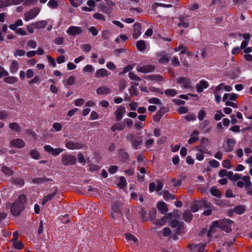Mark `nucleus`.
I'll list each match as a JSON object with an SVG mask.
<instances>
[{"instance_id":"1","label":"nucleus","mask_w":252,"mask_h":252,"mask_svg":"<svg viewBox=\"0 0 252 252\" xmlns=\"http://www.w3.org/2000/svg\"><path fill=\"white\" fill-rule=\"evenodd\" d=\"M233 221L230 220L225 219L221 220L214 221L212 223L210 230L208 233V237H210L211 235V232L213 231L214 228L216 227H219L226 232H230L231 231V225Z\"/></svg>"},{"instance_id":"2","label":"nucleus","mask_w":252,"mask_h":252,"mask_svg":"<svg viewBox=\"0 0 252 252\" xmlns=\"http://www.w3.org/2000/svg\"><path fill=\"white\" fill-rule=\"evenodd\" d=\"M26 200L24 195H21L18 197V200L14 202L11 206L10 212L13 216L19 215L24 208V204Z\"/></svg>"},{"instance_id":"3","label":"nucleus","mask_w":252,"mask_h":252,"mask_svg":"<svg viewBox=\"0 0 252 252\" xmlns=\"http://www.w3.org/2000/svg\"><path fill=\"white\" fill-rule=\"evenodd\" d=\"M229 175H231V177L229 176V178L234 181H237L239 180H242L245 182V188L246 190L251 189L252 184L251 181V178L249 176H242L241 175L238 174H233V173L231 171L228 172Z\"/></svg>"},{"instance_id":"4","label":"nucleus","mask_w":252,"mask_h":252,"mask_svg":"<svg viewBox=\"0 0 252 252\" xmlns=\"http://www.w3.org/2000/svg\"><path fill=\"white\" fill-rule=\"evenodd\" d=\"M157 211L155 209H153L149 212V219L154 223H155L158 227H160L164 225L167 219L170 218L171 217V214H168L167 215L164 216L160 220H157L155 219L156 214Z\"/></svg>"},{"instance_id":"5","label":"nucleus","mask_w":252,"mask_h":252,"mask_svg":"<svg viewBox=\"0 0 252 252\" xmlns=\"http://www.w3.org/2000/svg\"><path fill=\"white\" fill-rule=\"evenodd\" d=\"M62 161L64 165H74L76 162V158L69 154H63L62 156Z\"/></svg>"},{"instance_id":"6","label":"nucleus","mask_w":252,"mask_h":252,"mask_svg":"<svg viewBox=\"0 0 252 252\" xmlns=\"http://www.w3.org/2000/svg\"><path fill=\"white\" fill-rule=\"evenodd\" d=\"M40 9L38 7H34L26 12L24 15V20L29 21L35 18L39 14Z\"/></svg>"},{"instance_id":"7","label":"nucleus","mask_w":252,"mask_h":252,"mask_svg":"<svg viewBox=\"0 0 252 252\" xmlns=\"http://www.w3.org/2000/svg\"><path fill=\"white\" fill-rule=\"evenodd\" d=\"M196 158L199 161L203 160L204 158V154L211 155V152L203 146L199 148L196 147Z\"/></svg>"},{"instance_id":"8","label":"nucleus","mask_w":252,"mask_h":252,"mask_svg":"<svg viewBox=\"0 0 252 252\" xmlns=\"http://www.w3.org/2000/svg\"><path fill=\"white\" fill-rule=\"evenodd\" d=\"M176 81L185 89H189L191 87V83L190 82L189 79L188 77L182 76L177 78Z\"/></svg>"},{"instance_id":"9","label":"nucleus","mask_w":252,"mask_h":252,"mask_svg":"<svg viewBox=\"0 0 252 252\" xmlns=\"http://www.w3.org/2000/svg\"><path fill=\"white\" fill-rule=\"evenodd\" d=\"M155 66L152 65H139L136 67V70L139 72L147 73L153 71L155 70Z\"/></svg>"},{"instance_id":"10","label":"nucleus","mask_w":252,"mask_h":252,"mask_svg":"<svg viewBox=\"0 0 252 252\" xmlns=\"http://www.w3.org/2000/svg\"><path fill=\"white\" fill-rule=\"evenodd\" d=\"M66 32L69 35L75 36L81 34L82 32V30L80 27L71 26L67 29Z\"/></svg>"},{"instance_id":"11","label":"nucleus","mask_w":252,"mask_h":252,"mask_svg":"<svg viewBox=\"0 0 252 252\" xmlns=\"http://www.w3.org/2000/svg\"><path fill=\"white\" fill-rule=\"evenodd\" d=\"M44 149L46 152L51 154L54 156H58L63 151V149L62 148L54 149L49 145L44 146Z\"/></svg>"},{"instance_id":"12","label":"nucleus","mask_w":252,"mask_h":252,"mask_svg":"<svg viewBox=\"0 0 252 252\" xmlns=\"http://www.w3.org/2000/svg\"><path fill=\"white\" fill-rule=\"evenodd\" d=\"M25 146V142L21 139H15L10 142V147L16 148H22Z\"/></svg>"},{"instance_id":"13","label":"nucleus","mask_w":252,"mask_h":252,"mask_svg":"<svg viewBox=\"0 0 252 252\" xmlns=\"http://www.w3.org/2000/svg\"><path fill=\"white\" fill-rule=\"evenodd\" d=\"M126 112V108L124 106L120 105L117 107L115 112L116 119L118 121H120L123 118V115Z\"/></svg>"},{"instance_id":"14","label":"nucleus","mask_w":252,"mask_h":252,"mask_svg":"<svg viewBox=\"0 0 252 252\" xmlns=\"http://www.w3.org/2000/svg\"><path fill=\"white\" fill-rule=\"evenodd\" d=\"M141 25L138 23L136 22L133 25V31L132 33V37L134 39H137L141 35Z\"/></svg>"},{"instance_id":"15","label":"nucleus","mask_w":252,"mask_h":252,"mask_svg":"<svg viewBox=\"0 0 252 252\" xmlns=\"http://www.w3.org/2000/svg\"><path fill=\"white\" fill-rule=\"evenodd\" d=\"M236 140L234 139L229 138L226 141V145L224 147V150L226 152L232 151L235 145L236 144Z\"/></svg>"},{"instance_id":"16","label":"nucleus","mask_w":252,"mask_h":252,"mask_svg":"<svg viewBox=\"0 0 252 252\" xmlns=\"http://www.w3.org/2000/svg\"><path fill=\"white\" fill-rule=\"evenodd\" d=\"M65 147L70 150H77L82 148V145L80 143L68 141L65 143Z\"/></svg>"},{"instance_id":"17","label":"nucleus","mask_w":252,"mask_h":252,"mask_svg":"<svg viewBox=\"0 0 252 252\" xmlns=\"http://www.w3.org/2000/svg\"><path fill=\"white\" fill-rule=\"evenodd\" d=\"M209 87L208 82L205 80H201L199 83L196 84L195 87L197 92L201 93L203 91V89H206Z\"/></svg>"},{"instance_id":"18","label":"nucleus","mask_w":252,"mask_h":252,"mask_svg":"<svg viewBox=\"0 0 252 252\" xmlns=\"http://www.w3.org/2000/svg\"><path fill=\"white\" fill-rule=\"evenodd\" d=\"M174 50L175 52H178L180 50H181L180 54H186L188 56L192 55L191 53L188 50L187 47L184 46L183 44H180L178 47L174 48Z\"/></svg>"},{"instance_id":"19","label":"nucleus","mask_w":252,"mask_h":252,"mask_svg":"<svg viewBox=\"0 0 252 252\" xmlns=\"http://www.w3.org/2000/svg\"><path fill=\"white\" fill-rule=\"evenodd\" d=\"M170 226L175 229L173 231H175L176 234H180L183 227L182 224L177 220H172L171 222Z\"/></svg>"},{"instance_id":"20","label":"nucleus","mask_w":252,"mask_h":252,"mask_svg":"<svg viewBox=\"0 0 252 252\" xmlns=\"http://www.w3.org/2000/svg\"><path fill=\"white\" fill-rule=\"evenodd\" d=\"M110 72L105 68H100L96 70L95 73V76L96 78H101L108 76Z\"/></svg>"},{"instance_id":"21","label":"nucleus","mask_w":252,"mask_h":252,"mask_svg":"<svg viewBox=\"0 0 252 252\" xmlns=\"http://www.w3.org/2000/svg\"><path fill=\"white\" fill-rule=\"evenodd\" d=\"M157 56L160 57L158 61L160 63L166 64L168 63L169 58L165 52H159L157 54Z\"/></svg>"},{"instance_id":"22","label":"nucleus","mask_w":252,"mask_h":252,"mask_svg":"<svg viewBox=\"0 0 252 252\" xmlns=\"http://www.w3.org/2000/svg\"><path fill=\"white\" fill-rule=\"evenodd\" d=\"M125 128V124L123 122L115 123L111 127V130L115 132L116 130L121 131Z\"/></svg>"},{"instance_id":"23","label":"nucleus","mask_w":252,"mask_h":252,"mask_svg":"<svg viewBox=\"0 0 252 252\" xmlns=\"http://www.w3.org/2000/svg\"><path fill=\"white\" fill-rule=\"evenodd\" d=\"M157 207L158 210L162 214L166 213L168 211V208L165 203L163 201L158 202Z\"/></svg>"},{"instance_id":"24","label":"nucleus","mask_w":252,"mask_h":252,"mask_svg":"<svg viewBox=\"0 0 252 252\" xmlns=\"http://www.w3.org/2000/svg\"><path fill=\"white\" fill-rule=\"evenodd\" d=\"M199 131L198 130H194L191 133V137L188 140V143L189 144H191L198 140V138L197 137Z\"/></svg>"},{"instance_id":"25","label":"nucleus","mask_w":252,"mask_h":252,"mask_svg":"<svg viewBox=\"0 0 252 252\" xmlns=\"http://www.w3.org/2000/svg\"><path fill=\"white\" fill-rule=\"evenodd\" d=\"M136 45L137 49H138V50H139L140 51L143 52L146 50L147 46H146L145 41L144 40H138L136 42Z\"/></svg>"},{"instance_id":"26","label":"nucleus","mask_w":252,"mask_h":252,"mask_svg":"<svg viewBox=\"0 0 252 252\" xmlns=\"http://www.w3.org/2000/svg\"><path fill=\"white\" fill-rule=\"evenodd\" d=\"M47 24L46 21H40L32 23V26L35 29H42L45 28Z\"/></svg>"},{"instance_id":"27","label":"nucleus","mask_w":252,"mask_h":252,"mask_svg":"<svg viewBox=\"0 0 252 252\" xmlns=\"http://www.w3.org/2000/svg\"><path fill=\"white\" fill-rule=\"evenodd\" d=\"M57 192V190H56L54 192L52 193H50L47 194L46 196H44L42 200V205H44L46 204L47 202L52 200L54 197L56 195Z\"/></svg>"},{"instance_id":"28","label":"nucleus","mask_w":252,"mask_h":252,"mask_svg":"<svg viewBox=\"0 0 252 252\" xmlns=\"http://www.w3.org/2000/svg\"><path fill=\"white\" fill-rule=\"evenodd\" d=\"M110 92V89L106 87H101L96 90V93L98 94H107Z\"/></svg>"},{"instance_id":"29","label":"nucleus","mask_w":252,"mask_h":252,"mask_svg":"<svg viewBox=\"0 0 252 252\" xmlns=\"http://www.w3.org/2000/svg\"><path fill=\"white\" fill-rule=\"evenodd\" d=\"M126 239L128 241H132L134 243L137 244L138 242V239L129 233L125 234Z\"/></svg>"},{"instance_id":"30","label":"nucleus","mask_w":252,"mask_h":252,"mask_svg":"<svg viewBox=\"0 0 252 252\" xmlns=\"http://www.w3.org/2000/svg\"><path fill=\"white\" fill-rule=\"evenodd\" d=\"M18 65L19 63L17 61L15 60L13 61L10 67L11 72L12 73H16L18 70Z\"/></svg>"},{"instance_id":"31","label":"nucleus","mask_w":252,"mask_h":252,"mask_svg":"<svg viewBox=\"0 0 252 252\" xmlns=\"http://www.w3.org/2000/svg\"><path fill=\"white\" fill-rule=\"evenodd\" d=\"M50 180L46 177L36 178L32 179V182L34 184H43L49 182Z\"/></svg>"},{"instance_id":"32","label":"nucleus","mask_w":252,"mask_h":252,"mask_svg":"<svg viewBox=\"0 0 252 252\" xmlns=\"http://www.w3.org/2000/svg\"><path fill=\"white\" fill-rule=\"evenodd\" d=\"M198 204L200 207H204L206 209L212 208L213 207L212 204L210 202L204 200L199 201Z\"/></svg>"},{"instance_id":"33","label":"nucleus","mask_w":252,"mask_h":252,"mask_svg":"<svg viewBox=\"0 0 252 252\" xmlns=\"http://www.w3.org/2000/svg\"><path fill=\"white\" fill-rule=\"evenodd\" d=\"M9 128L17 132H20L21 131V127L19 125L16 123L13 122L9 124Z\"/></svg>"},{"instance_id":"34","label":"nucleus","mask_w":252,"mask_h":252,"mask_svg":"<svg viewBox=\"0 0 252 252\" xmlns=\"http://www.w3.org/2000/svg\"><path fill=\"white\" fill-rule=\"evenodd\" d=\"M163 197L166 201L169 200H173L175 198V196L171 194L167 190L163 191Z\"/></svg>"},{"instance_id":"35","label":"nucleus","mask_w":252,"mask_h":252,"mask_svg":"<svg viewBox=\"0 0 252 252\" xmlns=\"http://www.w3.org/2000/svg\"><path fill=\"white\" fill-rule=\"evenodd\" d=\"M1 171L6 175L11 176L13 174V171L10 168L3 166L1 167Z\"/></svg>"},{"instance_id":"36","label":"nucleus","mask_w":252,"mask_h":252,"mask_svg":"<svg viewBox=\"0 0 252 252\" xmlns=\"http://www.w3.org/2000/svg\"><path fill=\"white\" fill-rule=\"evenodd\" d=\"M4 81L6 83L12 84H14V83H16V82H17L18 79L16 77L8 76V77H5L4 79Z\"/></svg>"},{"instance_id":"37","label":"nucleus","mask_w":252,"mask_h":252,"mask_svg":"<svg viewBox=\"0 0 252 252\" xmlns=\"http://www.w3.org/2000/svg\"><path fill=\"white\" fill-rule=\"evenodd\" d=\"M192 218V215L190 211H186L183 214V219L186 221H191Z\"/></svg>"},{"instance_id":"38","label":"nucleus","mask_w":252,"mask_h":252,"mask_svg":"<svg viewBox=\"0 0 252 252\" xmlns=\"http://www.w3.org/2000/svg\"><path fill=\"white\" fill-rule=\"evenodd\" d=\"M179 23L178 24L179 26H182L184 28H188L189 27V23L186 21V19L183 17H179Z\"/></svg>"},{"instance_id":"39","label":"nucleus","mask_w":252,"mask_h":252,"mask_svg":"<svg viewBox=\"0 0 252 252\" xmlns=\"http://www.w3.org/2000/svg\"><path fill=\"white\" fill-rule=\"evenodd\" d=\"M210 192L211 194L214 196L217 197H221V192L216 188H212L210 189Z\"/></svg>"},{"instance_id":"40","label":"nucleus","mask_w":252,"mask_h":252,"mask_svg":"<svg viewBox=\"0 0 252 252\" xmlns=\"http://www.w3.org/2000/svg\"><path fill=\"white\" fill-rule=\"evenodd\" d=\"M13 247L17 250H21L24 248V244L20 241H14L13 242Z\"/></svg>"},{"instance_id":"41","label":"nucleus","mask_w":252,"mask_h":252,"mask_svg":"<svg viewBox=\"0 0 252 252\" xmlns=\"http://www.w3.org/2000/svg\"><path fill=\"white\" fill-rule=\"evenodd\" d=\"M127 185L126 181L124 177H121L120 178V182L117 184L118 186L121 188L123 189L126 187Z\"/></svg>"},{"instance_id":"42","label":"nucleus","mask_w":252,"mask_h":252,"mask_svg":"<svg viewBox=\"0 0 252 252\" xmlns=\"http://www.w3.org/2000/svg\"><path fill=\"white\" fill-rule=\"evenodd\" d=\"M121 204L120 202H116L112 206V210L115 213H119Z\"/></svg>"},{"instance_id":"43","label":"nucleus","mask_w":252,"mask_h":252,"mask_svg":"<svg viewBox=\"0 0 252 252\" xmlns=\"http://www.w3.org/2000/svg\"><path fill=\"white\" fill-rule=\"evenodd\" d=\"M164 94L169 96L173 97L177 94V92L175 89H167L164 91Z\"/></svg>"},{"instance_id":"44","label":"nucleus","mask_w":252,"mask_h":252,"mask_svg":"<svg viewBox=\"0 0 252 252\" xmlns=\"http://www.w3.org/2000/svg\"><path fill=\"white\" fill-rule=\"evenodd\" d=\"M142 143V140L135 139L131 143L132 147L135 150L138 149V147L141 145Z\"/></svg>"},{"instance_id":"45","label":"nucleus","mask_w":252,"mask_h":252,"mask_svg":"<svg viewBox=\"0 0 252 252\" xmlns=\"http://www.w3.org/2000/svg\"><path fill=\"white\" fill-rule=\"evenodd\" d=\"M30 154L31 157L35 159H38L40 158V154L36 150H32L30 152Z\"/></svg>"},{"instance_id":"46","label":"nucleus","mask_w":252,"mask_h":252,"mask_svg":"<svg viewBox=\"0 0 252 252\" xmlns=\"http://www.w3.org/2000/svg\"><path fill=\"white\" fill-rule=\"evenodd\" d=\"M245 208L243 206H238L234 208V211L235 213L240 215L244 213Z\"/></svg>"},{"instance_id":"47","label":"nucleus","mask_w":252,"mask_h":252,"mask_svg":"<svg viewBox=\"0 0 252 252\" xmlns=\"http://www.w3.org/2000/svg\"><path fill=\"white\" fill-rule=\"evenodd\" d=\"M9 0H0V8L10 6Z\"/></svg>"},{"instance_id":"48","label":"nucleus","mask_w":252,"mask_h":252,"mask_svg":"<svg viewBox=\"0 0 252 252\" xmlns=\"http://www.w3.org/2000/svg\"><path fill=\"white\" fill-rule=\"evenodd\" d=\"M128 76L131 80L136 81H140L141 79L137 75H136L134 73L132 72H130L128 73Z\"/></svg>"},{"instance_id":"49","label":"nucleus","mask_w":252,"mask_h":252,"mask_svg":"<svg viewBox=\"0 0 252 252\" xmlns=\"http://www.w3.org/2000/svg\"><path fill=\"white\" fill-rule=\"evenodd\" d=\"M125 124V127L127 126V127H130L133 125V121L129 118L125 119L123 122Z\"/></svg>"},{"instance_id":"50","label":"nucleus","mask_w":252,"mask_h":252,"mask_svg":"<svg viewBox=\"0 0 252 252\" xmlns=\"http://www.w3.org/2000/svg\"><path fill=\"white\" fill-rule=\"evenodd\" d=\"M101 36L103 39H107L110 37V32L107 30H103L101 32Z\"/></svg>"},{"instance_id":"51","label":"nucleus","mask_w":252,"mask_h":252,"mask_svg":"<svg viewBox=\"0 0 252 252\" xmlns=\"http://www.w3.org/2000/svg\"><path fill=\"white\" fill-rule=\"evenodd\" d=\"M13 182L15 185H16L19 187H22L24 185V180L20 178H18L14 179Z\"/></svg>"},{"instance_id":"52","label":"nucleus","mask_w":252,"mask_h":252,"mask_svg":"<svg viewBox=\"0 0 252 252\" xmlns=\"http://www.w3.org/2000/svg\"><path fill=\"white\" fill-rule=\"evenodd\" d=\"M134 66V64L127 65L123 69V71L120 73V74H124L130 71L132 69Z\"/></svg>"},{"instance_id":"53","label":"nucleus","mask_w":252,"mask_h":252,"mask_svg":"<svg viewBox=\"0 0 252 252\" xmlns=\"http://www.w3.org/2000/svg\"><path fill=\"white\" fill-rule=\"evenodd\" d=\"M148 102L152 104H161L160 100L157 97H152L149 99Z\"/></svg>"},{"instance_id":"54","label":"nucleus","mask_w":252,"mask_h":252,"mask_svg":"<svg viewBox=\"0 0 252 252\" xmlns=\"http://www.w3.org/2000/svg\"><path fill=\"white\" fill-rule=\"evenodd\" d=\"M154 143V140L152 138H149L146 141L145 145L147 148H150L153 146Z\"/></svg>"},{"instance_id":"55","label":"nucleus","mask_w":252,"mask_h":252,"mask_svg":"<svg viewBox=\"0 0 252 252\" xmlns=\"http://www.w3.org/2000/svg\"><path fill=\"white\" fill-rule=\"evenodd\" d=\"M48 5L52 8H56L58 6V2L55 0H50L48 3Z\"/></svg>"},{"instance_id":"56","label":"nucleus","mask_w":252,"mask_h":252,"mask_svg":"<svg viewBox=\"0 0 252 252\" xmlns=\"http://www.w3.org/2000/svg\"><path fill=\"white\" fill-rule=\"evenodd\" d=\"M64 42V38L63 37H57L54 40V43L56 45H62Z\"/></svg>"},{"instance_id":"57","label":"nucleus","mask_w":252,"mask_h":252,"mask_svg":"<svg viewBox=\"0 0 252 252\" xmlns=\"http://www.w3.org/2000/svg\"><path fill=\"white\" fill-rule=\"evenodd\" d=\"M210 165L214 168L218 167L220 166V163L215 159H212L209 161Z\"/></svg>"},{"instance_id":"58","label":"nucleus","mask_w":252,"mask_h":252,"mask_svg":"<svg viewBox=\"0 0 252 252\" xmlns=\"http://www.w3.org/2000/svg\"><path fill=\"white\" fill-rule=\"evenodd\" d=\"M222 166L227 169L231 168L230 161L229 159H225L222 161Z\"/></svg>"},{"instance_id":"59","label":"nucleus","mask_w":252,"mask_h":252,"mask_svg":"<svg viewBox=\"0 0 252 252\" xmlns=\"http://www.w3.org/2000/svg\"><path fill=\"white\" fill-rule=\"evenodd\" d=\"M206 116V112L204 110H201L198 114V118L200 121H202Z\"/></svg>"},{"instance_id":"60","label":"nucleus","mask_w":252,"mask_h":252,"mask_svg":"<svg viewBox=\"0 0 252 252\" xmlns=\"http://www.w3.org/2000/svg\"><path fill=\"white\" fill-rule=\"evenodd\" d=\"M25 53H26V52L24 50H21V49H18L14 53V56L15 57H17V56L22 57V56H23L25 54Z\"/></svg>"},{"instance_id":"61","label":"nucleus","mask_w":252,"mask_h":252,"mask_svg":"<svg viewBox=\"0 0 252 252\" xmlns=\"http://www.w3.org/2000/svg\"><path fill=\"white\" fill-rule=\"evenodd\" d=\"M184 119L188 121H194L196 120V117L194 114H190L184 116Z\"/></svg>"},{"instance_id":"62","label":"nucleus","mask_w":252,"mask_h":252,"mask_svg":"<svg viewBox=\"0 0 252 252\" xmlns=\"http://www.w3.org/2000/svg\"><path fill=\"white\" fill-rule=\"evenodd\" d=\"M126 139L131 143L136 138L133 133H128L126 136Z\"/></svg>"},{"instance_id":"63","label":"nucleus","mask_w":252,"mask_h":252,"mask_svg":"<svg viewBox=\"0 0 252 252\" xmlns=\"http://www.w3.org/2000/svg\"><path fill=\"white\" fill-rule=\"evenodd\" d=\"M81 47L84 52H88L91 50V46L89 44H83Z\"/></svg>"},{"instance_id":"64","label":"nucleus","mask_w":252,"mask_h":252,"mask_svg":"<svg viewBox=\"0 0 252 252\" xmlns=\"http://www.w3.org/2000/svg\"><path fill=\"white\" fill-rule=\"evenodd\" d=\"M171 64L174 66H178L180 65V62L177 57H173L171 60Z\"/></svg>"}]
</instances>
